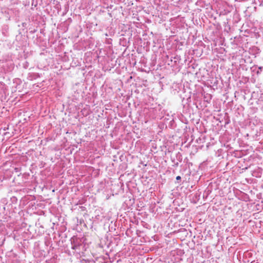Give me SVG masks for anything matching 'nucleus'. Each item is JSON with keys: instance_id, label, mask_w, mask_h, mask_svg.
I'll return each mask as SVG.
<instances>
[{"instance_id": "f257e3e1", "label": "nucleus", "mask_w": 263, "mask_h": 263, "mask_svg": "<svg viewBox=\"0 0 263 263\" xmlns=\"http://www.w3.org/2000/svg\"><path fill=\"white\" fill-rule=\"evenodd\" d=\"M180 179H181V177H180V176H177V177H176V180H180Z\"/></svg>"}]
</instances>
